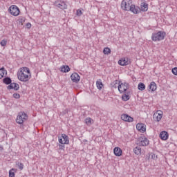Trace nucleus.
<instances>
[{"label":"nucleus","mask_w":177,"mask_h":177,"mask_svg":"<svg viewBox=\"0 0 177 177\" xmlns=\"http://www.w3.org/2000/svg\"><path fill=\"white\" fill-rule=\"evenodd\" d=\"M17 79L21 82H28L31 78H32V74L28 67L20 68L17 73Z\"/></svg>","instance_id":"1"},{"label":"nucleus","mask_w":177,"mask_h":177,"mask_svg":"<svg viewBox=\"0 0 177 177\" xmlns=\"http://www.w3.org/2000/svg\"><path fill=\"white\" fill-rule=\"evenodd\" d=\"M167 37V33L164 31H158L152 34L151 39L154 42H160V41H164Z\"/></svg>","instance_id":"2"},{"label":"nucleus","mask_w":177,"mask_h":177,"mask_svg":"<svg viewBox=\"0 0 177 177\" xmlns=\"http://www.w3.org/2000/svg\"><path fill=\"white\" fill-rule=\"evenodd\" d=\"M115 84H118V89L120 93H125L128 89H129V84L127 82H122L121 81L118 82L115 80Z\"/></svg>","instance_id":"3"},{"label":"nucleus","mask_w":177,"mask_h":177,"mask_svg":"<svg viewBox=\"0 0 177 177\" xmlns=\"http://www.w3.org/2000/svg\"><path fill=\"white\" fill-rule=\"evenodd\" d=\"M8 12L11 16H14V17H17V16H20V8L16 5H12L8 8Z\"/></svg>","instance_id":"4"},{"label":"nucleus","mask_w":177,"mask_h":177,"mask_svg":"<svg viewBox=\"0 0 177 177\" xmlns=\"http://www.w3.org/2000/svg\"><path fill=\"white\" fill-rule=\"evenodd\" d=\"M28 120V115L24 112H19L16 118L17 124H24L25 121Z\"/></svg>","instance_id":"5"},{"label":"nucleus","mask_w":177,"mask_h":177,"mask_svg":"<svg viewBox=\"0 0 177 177\" xmlns=\"http://www.w3.org/2000/svg\"><path fill=\"white\" fill-rule=\"evenodd\" d=\"M164 112L161 110L156 111L153 115V119L156 122H160L162 120Z\"/></svg>","instance_id":"6"},{"label":"nucleus","mask_w":177,"mask_h":177,"mask_svg":"<svg viewBox=\"0 0 177 177\" xmlns=\"http://www.w3.org/2000/svg\"><path fill=\"white\" fill-rule=\"evenodd\" d=\"M58 142L60 145H68V143H70V140L67 135L62 133L58 137Z\"/></svg>","instance_id":"7"},{"label":"nucleus","mask_w":177,"mask_h":177,"mask_svg":"<svg viewBox=\"0 0 177 177\" xmlns=\"http://www.w3.org/2000/svg\"><path fill=\"white\" fill-rule=\"evenodd\" d=\"M119 66H128L131 64V59L125 57H122L118 61Z\"/></svg>","instance_id":"8"},{"label":"nucleus","mask_w":177,"mask_h":177,"mask_svg":"<svg viewBox=\"0 0 177 177\" xmlns=\"http://www.w3.org/2000/svg\"><path fill=\"white\" fill-rule=\"evenodd\" d=\"M131 8V1H125V0L122 1L121 2V9L122 10H129Z\"/></svg>","instance_id":"9"},{"label":"nucleus","mask_w":177,"mask_h":177,"mask_svg":"<svg viewBox=\"0 0 177 177\" xmlns=\"http://www.w3.org/2000/svg\"><path fill=\"white\" fill-rule=\"evenodd\" d=\"M120 118L124 122H133V118L128 114H122Z\"/></svg>","instance_id":"10"},{"label":"nucleus","mask_w":177,"mask_h":177,"mask_svg":"<svg viewBox=\"0 0 177 177\" xmlns=\"http://www.w3.org/2000/svg\"><path fill=\"white\" fill-rule=\"evenodd\" d=\"M149 139H147L146 137H141L139 138V145L140 146H143V147H146V146H149Z\"/></svg>","instance_id":"11"},{"label":"nucleus","mask_w":177,"mask_h":177,"mask_svg":"<svg viewBox=\"0 0 177 177\" xmlns=\"http://www.w3.org/2000/svg\"><path fill=\"white\" fill-rule=\"evenodd\" d=\"M71 81H73V82H75V83L80 82V80H81V77L80 76V75H78V73H73L71 75Z\"/></svg>","instance_id":"12"},{"label":"nucleus","mask_w":177,"mask_h":177,"mask_svg":"<svg viewBox=\"0 0 177 177\" xmlns=\"http://www.w3.org/2000/svg\"><path fill=\"white\" fill-rule=\"evenodd\" d=\"M136 129H138L139 132H141V133H145V132H146V125L143 123H138Z\"/></svg>","instance_id":"13"},{"label":"nucleus","mask_w":177,"mask_h":177,"mask_svg":"<svg viewBox=\"0 0 177 177\" xmlns=\"http://www.w3.org/2000/svg\"><path fill=\"white\" fill-rule=\"evenodd\" d=\"M113 153L116 157H121L122 156V149L120 147H115L113 149Z\"/></svg>","instance_id":"14"},{"label":"nucleus","mask_w":177,"mask_h":177,"mask_svg":"<svg viewBox=\"0 0 177 177\" xmlns=\"http://www.w3.org/2000/svg\"><path fill=\"white\" fill-rule=\"evenodd\" d=\"M129 10H131V12L133 13L134 15H138V13H139V12H140V8H139V7L132 4V5H131Z\"/></svg>","instance_id":"15"},{"label":"nucleus","mask_w":177,"mask_h":177,"mask_svg":"<svg viewBox=\"0 0 177 177\" xmlns=\"http://www.w3.org/2000/svg\"><path fill=\"white\" fill-rule=\"evenodd\" d=\"M159 138H160L162 140H168V138H169V134H168V132L163 131L160 132Z\"/></svg>","instance_id":"16"},{"label":"nucleus","mask_w":177,"mask_h":177,"mask_svg":"<svg viewBox=\"0 0 177 177\" xmlns=\"http://www.w3.org/2000/svg\"><path fill=\"white\" fill-rule=\"evenodd\" d=\"M20 86L17 83H11L9 86H8V89H14L15 91H19Z\"/></svg>","instance_id":"17"},{"label":"nucleus","mask_w":177,"mask_h":177,"mask_svg":"<svg viewBox=\"0 0 177 177\" xmlns=\"http://www.w3.org/2000/svg\"><path fill=\"white\" fill-rule=\"evenodd\" d=\"M149 91L150 92H156V91H157V84H156V82H152L150 83L149 86Z\"/></svg>","instance_id":"18"},{"label":"nucleus","mask_w":177,"mask_h":177,"mask_svg":"<svg viewBox=\"0 0 177 177\" xmlns=\"http://www.w3.org/2000/svg\"><path fill=\"white\" fill-rule=\"evenodd\" d=\"M149 10V5L146 2L141 3L140 10L141 12H147Z\"/></svg>","instance_id":"19"},{"label":"nucleus","mask_w":177,"mask_h":177,"mask_svg":"<svg viewBox=\"0 0 177 177\" xmlns=\"http://www.w3.org/2000/svg\"><path fill=\"white\" fill-rule=\"evenodd\" d=\"M133 151L136 156H142V148L139 146L134 147Z\"/></svg>","instance_id":"20"},{"label":"nucleus","mask_w":177,"mask_h":177,"mask_svg":"<svg viewBox=\"0 0 177 177\" xmlns=\"http://www.w3.org/2000/svg\"><path fill=\"white\" fill-rule=\"evenodd\" d=\"M6 75H8V71H6L3 67L0 68V80L4 78Z\"/></svg>","instance_id":"21"},{"label":"nucleus","mask_w":177,"mask_h":177,"mask_svg":"<svg viewBox=\"0 0 177 177\" xmlns=\"http://www.w3.org/2000/svg\"><path fill=\"white\" fill-rule=\"evenodd\" d=\"M70 66L67 65H63L60 67L61 73H68L70 72Z\"/></svg>","instance_id":"22"},{"label":"nucleus","mask_w":177,"mask_h":177,"mask_svg":"<svg viewBox=\"0 0 177 177\" xmlns=\"http://www.w3.org/2000/svg\"><path fill=\"white\" fill-rule=\"evenodd\" d=\"M84 122L88 127H91V125H92L95 121L91 118H86L84 120Z\"/></svg>","instance_id":"23"},{"label":"nucleus","mask_w":177,"mask_h":177,"mask_svg":"<svg viewBox=\"0 0 177 177\" xmlns=\"http://www.w3.org/2000/svg\"><path fill=\"white\" fill-rule=\"evenodd\" d=\"M96 86L99 91H102V89H103L104 85L103 82H102V80L100 79L96 82Z\"/></svg>","instance_id":"24"},{"label":"nucleus","mask_w":177,"mask_h":177,"mask_svg":"<svg viewBox=\"0 0 177 177\" xmlns=\"http://www.w3.org/2000/svg\"><path fill=\"white\" fill-rule=\"evenodd\" d=\"M16 172H17V169L12 168L9 171V177L16 176Z\"/></svg>","instance_id":"25"},{"label":"nucleus","mask_w":177,"mask_h":177,"mask_svg":"<svg viewBox=\"0 0 177 177\" xmlns=\"http://www.w3.org/2000/svg\"><path fill=\"white\" fill-rule=\"evenodd\" d=\"M3 84H6V85H10L12 84V79H10V77H5L3 80Z\"/></svg>","instance_id":"26"},{"label":"nucleus","mask_w":177,"mask_h":177,"mask_svg":"<svg viewBox=\"0 0 177 177\" xmlns=\"http://www.w3.org/2000/svg\"><path fill=\"white\" fill-rule=\"evenodd\" d=\"M138 89L139 91H145V89H146V85H145L144 83L140 82L138 85Z\"/></svg>","instance_id":"27"},{"label":"nucleus","mask_w":177,"mask_h":177,"mask_svg":"<svg viewBox=\"0 0 177 177\" xmlns=\"http://www.w3.org/2000/svg\"><path fill=\"white\" fill-rule=\"evenodd\" d=\"M129 99H131V96H129V95L128 94H124L122 96V100H123L124 102H128Z\"/></svg>","instance_id":"28"},{"label":"nucleus","mask_w":177,"mask_h":177,"mask_svg":"<svg viewBox=\"0 0 177 177\" xmlns=\"http://www.w3.org/2000/svg\"><path fill=\"white\" fill-rule=\"evenodd\" d=\"M104 55H110L111 53V50L109 47H106L103 50Z\"/></svg>","instance_id":"29"},{"label":"nucleus","mask_w":177,"mask_h":177,"mask_svg":"<svg viewBox=\"0 0 177 177\" xmlns=\"http://www.w3.org/2000/svg\"><path fill=\"white\" fill-rule=\"evenodd\" d=\"M58 8L60 9H67V4H66L64 2H62L58 4Z\"/></svg>","instance_id":"30"},{"label":"nucleus","mask_w":177,"mask_h":177,"mask_svg":"<svg viewBox=\"0 0 177 177\" xmlns=\"http://www.w3.org/2000/svg\"><path fill=\"white\" fill-rule=\"evenodd\" d=\"M26 22V18L21 17L18 19V23L19 24H21V26H23V24H24V23Z\"/></svg>","instance_id":"31"},{"label":"nucleus","mask_w":177,"mask_h":177,"mask_svg":"<svg viewBox=\"0 0 177 177\" xmlns=\"http://www.w3.org/2000/svg\"><path fill=\"white\" fill-rule=\"evenodd\" d=\"M7 44H8V40H6V39L1 40L0 42L1 46H6Z\"/></svg>","instance_id":"32"},{"label":"nucleus","mask_w":177,"mask_h":177,"mask_svg":"<svg viewBox=\"0 0 177 177\" xmlns=\"http://www.w3.org/2000/svg\"><path fill=\"white\" fill-rule=\"evenodd\" d=\"M17 165H18L19 169H21V171H22L23 168H24V165H23V163H20V162H18L17 164Z\"/></svg>","instance_id":"33"},{"label":"nucleus","mask_w":177,"mask_h":177,"mask_svg":"<svg viewBox=\"0 0 177 177\" xmlns=\"http://www.w3.org/2000/svg\"><path fill=\"white\" fill-rule=\"evenodd\" d=\"M12 96L15 99H20V94L19 93H14Z\"/></svg>","instance_id":"34"},{"label":"nucleus","mask_w":177,"mask_h":177,"mask_svg":"<svg viewBox=\"0 0 177 177\" xmlns=\"http://www.w3.org/2000/svg\"><path fill=\"white\" fill-rule=\"evenodd\" d=\"M171 72H172V73H173L174 75H177V67L174 68L171 70Z\"/></svg>","instance_id":"35"},{"label":"nucleus","mask_w":177,"mask_h":177,"mask_svg":"<svg viewBox=\"0 0 177 177\" xmlns=\"http://www.w3.org/2000/svg\"><path fill=\"white\" fill-rule=\"evenodd\" d=\"M77 16H81L82 15V10H77L76 12Z\"/></svg>","instance_id":"36"},{"label":"nucleus","mask_w":177,"mask_h":177,"mask_svg":"<svg viewBox=\"0 0 177 177\" xmlns=\"http://www.w3.org/2000/svg\"><path fill=\"white\" fill-rule=\"evenodd\" d=\"M26 27H27V28H30L31 27V23H27Z\"/></svg>","instance_id":"37"},{"label":"nucleus","mask_w":177,"mask_h":177,"mask_svg":"<svg viewBox=\"0 0 177 177\" xmlns=\"http://www.w3.org/2000/svg\"><path fill=\"white\" fill-rule=\"evenodd\" d=\"M60 150H64V145H59Z\"/></svg>","instance_id":"38"}]
</instances>
